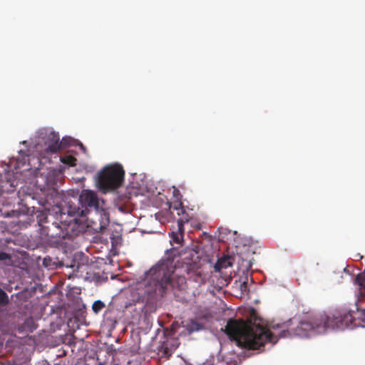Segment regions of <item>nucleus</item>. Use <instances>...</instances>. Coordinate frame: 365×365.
<instances>
[{"label":"nucleus","mask_w":365,"mask_h":365,"mask_svg":"<svg viewBox=\"0 0 365 365\" xmlns=\"http://www.w3.org/2000/svg\"><path fill=\"white\" fill-rule=\"evenodd\" d=\"M25 326L29 329V331L32 332L34 329H36V325L35 324L33 319H28L25 322Z\"/></svg>","instance_id":"obj_19"},{"label":"nucleus","mask_w":365,"mask_h":365,"mask_svg":"<svg viewBox=\"0 0 365 365\" xmlns=\"http://www.w3.org/2000/svg\"><path fill=\"white\" fill-rule=\"evenodd\" d=\"M178 255L175 249L167 250L165 257L150 269L147 273L145 292L150 297L164 296L169 289H184L186 279L183 276H174V259Z\"/></svg>","instance_id":"obj_2"},{"label":"nucleus","mask_w":365,"mask_h":365,"mask_svg":"<svg viewBox=\"0 0 365 365\" xmlns=\"http://www.w3.org/2000/svg\"><path fill=\"white\" fill-rule=\"evenodd\" d=\"M357 256H359V259H362L363 258V257L361 256L359 254H358Z\"/></svg>","instance_id":"obj_23"},{"label":"nucleus","mask_w":365,"mask_h":365,"mask_svg":"<svg viewBox=\"0 0 365 365\" xmlns=\"http://www.w3.org/2000/svg\"><path fill=\"white\" fill-rule=\"evenodd\" d=\"M76 158L71 155H64L61 158V161L63 164H66L70 166L76 165Z\"/></svg>","instance_id":"obj_13"},{"label":"nucleus","mask_w":365,"mask_h":365,"mask_svg":"<svg viewBox=\"0 0 365 365\" xmlns=\"http://www.w3.org/2000/svg\"><path fill=\"white\" fill-rule=\"evenodd\" d=\"M170 236H171V239L173 240V241L178 244H180L183 238V235H182L180 233L176 232L175 230H173L171 232Z\"/></svg>","instance_id":"obj_18"},{"label":"nucleus","mask_w":365,"mask_h":365,"mask_svg":"<svg viewBox=\"0 0 365 365\" xmlns=\"http://www.w3.org/2000/svg\"><path fill=\"white\" fill-rule=\"evenodd\" d=\"M46 151L55 153L61 148L62 142H60V137L58 133L50 131L46 133L43 137Z\"/></svg>","instance_id":"obj_8"},{"label":"nucleus","mask_w":365,"mask_h":365,"mask_svg":"<svg viewBox=\"0 0 365 365\" xmlns=\"http://www.w3.org/2000/svg\"><path fill=\"white\" fill-rule=\"evenodd\" d=\"M246 287H247L246 282H243V283L241 284V289H242V288H246Z\"/></svg>","instance_id":"obj_22"},{"label":"nucleus","mask_w":365,"mask_h":365,"mask_svg":"<svg viewBox=\"0 0 365 365\" xmlns=\"http://www.w3.org/2000/svg\"><path fill=\"white\" fill-rule=\"evenodd\" d=\"M75 200L76 202H73L72 200L66 201L64 206H53L51 208V211L53 212V213L57 214L61 217V215H63L64 219H66L67 220L74 219L73 221H75L77 223L81 232L83 227L78 217L80 216H86V211L85 210L79 207L80 203H78V199Z\"/></svg>","instance_id":"obj_6"},{"label":"nucleus","mask_w":365,"mask_h":365,"mask_svg":"<svg viewBox=\"0 0 365 365\" xmlns=\"http://www.w3.org/2000/svg\"><path fill=\"white\" fill-rule=\"evenodd\" d=\"M188 222V217L187 215L185 216H182L177 221V230H175L176 232L181 234L182 235H184V224L185 222Z\"/></svg>","instance_id":"obj_11"},{"label":"nucleus","mask_w":365,"mask_h":365,"mask_svg":"<svg viewBox=\"0 0 365 365\" xmlns=\"http://www.w3.org/2000/svg\"><path fill=\"white\" fill-rule=\"evenodd\" d=\"M163 353H164L165 356H166L167 357H168V355H169V354H168V349H167V348H165V350H164Z\"/></svg>","instance_id":"obj_21"},{"label":"nucleus","mask_w":365,"mask_h":365,"mask_svg":"<svg viewBox=\"0 0 365 365\" xmlns=\"http://www.w3.org/2000/svg\"><path fill=\"white\" fill-rule=\"evenodd\" d=\"M124 175L125 172L120 165H108L98 173L97 187L103 192L113 191L122 185Z\"/></svg>","instance_id":"obj_5"},{"label":"nucleus","mask_w":365,"mask_h":365,"mask_svg":"<svg viewBox=\"0 0 365 365\" xmlns=\"http://www.w3.org/2000/svg\"><path fill=\"white\" fill-rule=\"evenodd\" d=\"M224 331L238 346L250 350H260L267 343L274 344L288 332L283 329L277 335L265 327L233 319L227 321Z\"/></svg>","instance_id":"obj_1"},{"label":"nucleus","mask_w":365,"mask_h":365,"mask_svg":"<svg viewBox=\"0 0 365 365\" xmlns=\"http://www.w3.org/2000/svg\"><path fill=\"white\" fill-rule=\"evenodd\" d=\"M364 312H365V310H363Z\"/></svg>","instance_id":"obj_24"},{"label":"nucleus","mask_w":365,"mask_h":365,"mask_svg":"<svg viewBox=\"0 0 365 365\" xmlns=\"http://www.w3.org/2000/svg\"><path fill=\"white\" fill-rule=\"evenodd\" d=\"M78 203L81 205V208L85 210L86 215H87L88 210L93 209L97 212H99L101 215L105 214V210L103 207L104 201L100 200L96 192L92 190H84L78 197Z\"/></svg>","instance_id":"obj_7"},{"label":"nucleus","mask_w":365,"mask_h":365,"mask_svg":"<svg viewBox=\"0 0 365 365\" xmlns=\"http://www.w3.org/2000/svg\"><path fill=\"white\" fill-rule=\"evenodd\" d=\"M200 267L196 263H191L187 264L185 267V271L187 274H195L196 275H200Z\"/></svg>","instance_id":"obj_12"},{"label":"nucleus","mask_w":365,"mask_h":365,"mask_svg":"<svg viewBox=\"0 0 365 365\" xmlns=\"http://www.w3.org/2000/svg\"><path fill=\"white\" fill-rule=\"evenodd\" d=\"M354 314L351 311L336 309L329 315L314 316L302 320L294 329V334L300 337H310L324 334L328 329H351L357 326Z\"/></svg>","instance_id":"obj_4"},{"label":"nucleus","mask_w":365,"mask_h":365,"mask_svg":"<svg viewBox=\"0 0 365 365\" xmlns=\"http://www.w3.org/2000/svg\"><path fill=\"white\" fill-rule=\"evenodd\" d=\"M232 266L231 257L229 256L223 257L217 261L215 264V269L217 272H220L223 269H226Z\"/></svg>","instance_id":"obj_10"},{"label":"nucleus","mask_w":365,"mask_h":365,"mask_svg":"<svg viewBox=\"0 0 365 365\" xmlns=\"http://www.w3.org/2000/svg\"><path fill=\"white\" fill-rule=\"evenodd\" d=\"M56 172L49 170L46 175L41 174L36 180V185L41 190H45L46 188L53 187L56 183Z\"/></svg>","instance_id":"obj_9"},{"label":"nucleus","mask_w":365,"mask_h":365,"mask_svg":"<svg viewBox=\"0 0 365 365\" xmlns=\"http://www.w3.org/2000/svg\"><path fill=\"white\" fill-rule=\"evenodd\" d=\"M105 307V304L101 301L97 300L95 301L92 305V309L96 313L98 314L99 312H101L103 308Z\"/></svg>","instance_id":"obj_16"},{"label":"nucleus","mask_w":365,"mask_h":365,"mask_svg":"<svg viewBox=\"0 0 365 365\" xmlns=\"http://www.w3.org/2000/svg\"><path fill=\"white\" fill-rule=\"evenodd\" d=\"M356 281L363 289V294L365 296V271L356 276Z\"/></svg>","instance_id":"obj_14"},{"label":"nucleus","mask_w":365,"mask_h":365,"mask_svg":"<svg viewBox=\"0 0 365 365\" xmlns=\"http://www.w3.org/2000/svg\"><path fill=\"white\" fill-rule=\"evenodd\" d=\"M36 219L41 240L50 245L57 246L63 240L73 238L81 232L74 219L67 220L63 215L61 217L51 212V208L38 210Z\"/></svg>","instance_id":"obj_3"},{"label":"nucleus","mask_w":365,"mask_h":365,"mask_svg":"<svg viewBox=\"0 0 365 365\" xmlns=\"http://www.w3.org/2000/svg\"><path fill=\"white\" fill-rule=\"evenodd\" d=\"M200 325L197 322H192L191 324V327L190 329V331H197L200 329Z\"/></svg>","instance_id":"obj_20"},{"label":"nucleus","mask_w":365,"mask_h":365,"mask_svg":"<svg viewBox=\"0 0 365 365\" xmlns=\"http://www.w3.org/2000/svg\"><path fill=\"white\" fill-rule=\"evenodd\" d=\"M9 303L7 294L0 288V305H6Z\"/></svg>","instance_id":"obj_17"},{"label":"nucleus","mask_w":365,"mask_h":365,"mask_svg":"<svg viewBox=\"0 0 365 365\" xmlns=\"http://www.w3.org/2000/svg\"><path fill=\"white\" fill-rule=\"evenodd\" d=\"M0 261L4 262L6 265H10L12 262L11 255L4 252H0Z\"/></svg>","instance_id":"obj_15"}]
</instances>
